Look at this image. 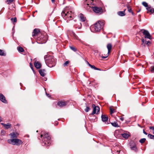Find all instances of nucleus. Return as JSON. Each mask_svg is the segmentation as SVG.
I'll use <instances>...</instances> for the list:
<instances>
[{"instance_id": "b1692460", "label": "nucleus", "mask_w": 154, "mask_h": 154, "mask_svg": "<svg viewBox=\"0 0 154 154\" xmlns=\"http://www.w3.org/2000/svg\"><path fill=\"white\" fill-rule=\"evenodd\" d=\"M80 20L82 22L85 21L86 19L84 17L82 14H81L80 16Z\"/></svg>"}, {"instance_id": "f704fd0d", "label": "nucleus", "mask_w": 154, "mask_h": 154, "mask_svg": "<svg viewBox=\"0 0 154 154\" xmlns=\"http://www.w3.org/2000/svg\"><path fill=\"white\" fill-rule=\"evenodd\" d=\"M13 0H7L6 2L8 4L11 3L13 1Z\"/></svg>"}, {"instance_id": "4c0bfd02", "label": "nucleus", "mask_w": 154, "mask_h": 154, "mask_svg": "<svg viewBox=\"0 0 154 154\" xmlns=\"http://www.w3.org/2000/svg\"><path fill=\"white\" fill-rule=\"evenodd\" d=\"M150 70L152 72H154V66L151 67Z\"/></svg>"}, {"instance_id": "423d86ee", "label": "nucleus", "mask_w": 154, "mask_h": 154, "mask_svg": "<svg viewBox=\"0 0 154 154\" xmlns=\"http://www.w3.org/2000/svg\"><path fill=\"white\" fill-rule=\"evenodd\" d=\"M8 142L11 144L19 146L23 143L22 141L17 138H11L7 140Z\"/></svg>"}, {"instance_id": "6e6552de", "label": "nucleus", "mask_w": 154, "mask_h": 154, "mask_svg": "<svg viewBox=\"0 0 154 154\" xmlns=\"http://www.w3.org/2000/svg\"><path fill=\"white\" fill-rule=\"evenodd\" d=\"M92 107L93 108V110L91 115H93L95 114H98L100 111V108L99 106H96L94 104L92 105Z\"/></svg>"}, {"instance_id": "58836bf2", "label": "nucleus", "mask_w": 154, "mask_h": 154, "mask_svg": "<svg viewBox=\"0 0 154 154\" xmlns=\"http://www.w3.org/2000/svg\"><path fill=\"white\" fill-rule=\"evenodd\" d=\"M69 61H66L63 64V66H67V65L69 64Z\"/></svg>"}, {"instance_id": "8fccbe9b", "label": "nucleus", "mask_w": 154, "mask_h": 154, "mask_svg": "<svg viewBox=\"0 0 154 154\" xmlns=\"http://www.w3.org/2000/svg\"><path fill=\"white\" fill-rule=\"evenodd\" d=\"M43 80L45 81H46L47 80V78H44V79H43Z\"/></svg>"}, {"instance_id": "f8f14e48", "label": "nucleus", "mask_w": 154, "mask_h": 154, "mask_svg": "<svg viewBox=\"0 0 154 154\" xmlns=\"http://www.w3.org/2000/svg\"><path fill=\"white\" fill-rule=\"evenodd\" d=\"M70 35L74 39H76L79 41H80V39L78 38V36L73 31L71 32L70 33Z\"/></svg>"}, {"instance_id": "5fc2aeb1", "label": "nucleus", "mask_w": 154, "mask_h": 154, "mask_svg": "<svg viewBox=\"0 0 154 154\" xmlns=\"http://www.w3.org/2000/svg\"><path fill=\"white\" fill-rule=\"evenodd\" d=\"M2 121V120L1 119V117H0V122H1Z\"/></svg>"}, {"instance_id": "9b49d317", "label": "nucleus", "mask_w": 154, "mask_h": 154, "mask_svg": "<svg viewBox=\"0 0 154 154\" xmlns=\"http://www.w3.org/2000/svg\"><path fill=\"white\" fill-rule=\"evenodd\" d=\"M0 100L4 103H7V101L6 100L5 97L1 93H0Z\"/></svg>"}, {"instance_id": "37998d69", "label": "nucleus", "mask_w": 154, "mask_h": 154, "mask_svg": "<svg viewBox=\"0 0 154 154\" xmlns=\"http://www.w3.org/2000/svg\"><path fill=\"white\" fill-rule=\"evenodd\" d=\"M149 128L150 129L153 130L154 131V127H152V126L150 127H149Z\"/></svg>"}, {"instance_id": "0e129e2a", "label": "nucleus", "mask_w": 154, "mask_h": 154, "mask_svg": "<svg viewBox=\"0 0 154 154\" xmlns=\"http://www.w3.org/2000/svg\"><path fill=\"white\" fill-rule=\"evenodd\" d=\"M140 10H139V11H138V12H140Z\"/></svg>"}, {"instance_id": "aec40b11", "label": "nucleus", "mask_w": 154, "mask_h": 154, "mask_svg": "<svg viewBox=\"0 0 154 154\" xmlns=\"http://www.w3.org/2000/svg\"><path fill=\"white\" fill-rule=\"evenodd\" d=\"M118 14L120 16H123L125 15V14L124 11H120L118 12Z\"/></svg>"}, {"instance_id": "a18cd8bd", "label": "nucleus", "mask_w": 154, "mask_h": 154, "mask_svg": "<svg viewBox=\"0 0 154 154\" xmlns=\"http://www.w3.org/2000/svg\"><path fill=\"white\" fill-rule=\"evenodd\" d=\"M143 133L145 134V135H146L147 134V133H146L144 131V130H143Z\"/></svg>"}, {"instance_id": "4be33fe9", "label": "nucleus", "mask_w": 154, "mask_h": 154, "mask_svg": "<svg viewBox=\"0 0 154 154\" xmlns=\"http://www.w3.org/2000/svg\"><path fill=\"white\" fill-rule=\"evenodd\" d=\"M122 136L125 138H127L129 137V135L126 133L122 134Z\"/></svg>"}, {"instance_id": "69168bd1", "label": "nucleus", "mask_w": 154, "mask_h": 154, "mask_svg": "<svg viewBox=\"0 0 154 154\" xmlns=\"http://www.w3.org/2000/svg\"><path fill=\"white\" fill-rule=\"evenodd\" d=\"M153 133L154 134V132H153Z\"/></svg>"}, {"instance_id": "7ed1b4c3", "label": "nucleus", "mask_w": 154, "mask_h": 154, "mask_svg": "<svg viewBox=\"0 0 154 154\" xmlns=\"http://www.w3.org/2000/svg\"><path fill=\"white\" fill-rule=\"evenodd\" d=\"M44 59L45 63L49 67H52L55 65L56 60L53 56L47 55L45 56Z\"/></svg>"}, {"instance_id": "c9c22d12", "label": "nucleus", "mask_w": 154, "mask_h": 154, "mask_svg": "<svg viewBox=\"0 0 154 154\" xmlns=\"http://www.w3.org/2000/svg\"><path fill=\"white\" fill-rule=\"evenodd\" d=\"M90 109V108L89 107L87 106L86 108L85 109V110L86 112H88Z\"/></svg>"}, {"instance_id": "bb28decb", "label": "nucleus", "mask_w": 154, "mask_h": 154, "mask_svg": "<svg viewBox=\"0 0 154 154\" xmlns=\"http://www.w3.org/2000/svg\"><path fill=\"white\" fill-rule=\"evenodd\" d=\"M146 140L145 138H143L140 139L139 140V142L141 143H143L145 142Z\"/></svg>"}, {"instance_id": "cd10ccee", "label": "nucleus", "mask_w": 154, "mask_h": 154, "mask_svg": "<svg viewBox=\"0 0 154 154\" xmlns=\"http://www.w3.org/2000/svg\"><path fill=\"white\" fill-rule=\"evenodd\" d=\"M148 137L149 138L151 139H152L154 140V135H152L151 134H149L148 135Z\"/></svg>"}, {"instance_id": "79ce46f5", "label": "nucleus", "mask_w": 154, "mask_h": 154, "mask_svg": "<svg viewBox=\"0 0 154 154\" xmlns=\"http://www.w3.org/2000/svg\"><path fill=\"white\" fill-rule=\"evenodd\" d=\"M128 11L130 13H131L132 11L131 8H130V9H128Z\"/></svg>"}, {"instance_id": "9d476101", "label": "nucleus", "mask_w": 154, "mask_h": 154, "mask_svg": "<svg viewBox=\"0 0 154 154\" xmlns=\"http://www.w3.org/2000/svg\"><path fill=\"white\" fill-rule=\"evenodd\" d=\"M39 33V30L38 29H35L33 30L32 36L33 38H35V37L38 36Z\"/></svg>"}, {"instance_id": "c03bdc74", "label": "nucleus", "mask_w": 154, "mask_h": 154, "mask_svg": "<svg viewBox=\"0 0 154 154\" xmlns=\"http://www.w3.org/2000/svg\"><path fill=\"white\" fill-rule=\"evenodd\" d=\"M127 7L128 8V9H130L131 8V7L130 6L128 5H126Z\"/></svg>"}, {"instance_id": "ddd939ff", "label": "nucleus", "mask_w": 154, "mask_h": 154, "mask_svg": "<svg viewBox=\"0 0 154 154\" xmlns=\"http://www.w3.org/2000/svg\"><path fill=\"white\" fill-rule=\"evenodd\" d=\"M146 9L147 10V13H149V12L151 13H154V9L149 5L148 7L146 8Z\"/></svg>"}, {"instance_id": "473e14b6", "label": "nucleus", "mask_w": 154, "mask_h": 154, "mask_svg": "<svg viewBox=\"0 0 154 154\" xmlns=\"http://www.w3.org/2000/svg\"><path fill=\"white\" fill-rule=\"evenodd\" d=\"M110 114H112L114 112H115L114 109H112V108L111 107H110Z\"/></svg>"}, {"instance_id": "2eb2a0df", "label": "nucleus", "mask_w": 154, "mask_h": 154, "mask_svg": "<svg viewBox=\"0 0 154 154\" xmlns=\"http://www.w3.org/2000/svg\"><path fill=\"white\" fill-rule=\"evenodd\" d=\"M67 103L66 102L61 101L59 102L57 104L60 107H63L66 105Z\"/></svg>"}, {"instance_id": "3c124183", "label": "nucleus", "mask_w": 154, "mask_h": 154, "mask_svg": "<svg viewBox=\"0 0 154 154\" xmlns=\"http://www.w3.org/2000/svg\"><path fill=\"white\" fill-rule=\"evenodd\" d=\"M52 2L53 3L55 2V0H51Z\"/></svg>"}, {"instance_id": "6e6d98bb", "label": "nucleus", "mask_w": 154, "mask_h": 154, "mask_svg": "<svg viewBox=\"0 0 154 154\" xmlns=\"http://www.w3.org/2000/svg\"><path fill=\"white\" fill-rule=\"evenodd\" d=\"M58 124V122H56V125H57Z\"/></svg>"}, {"instance_id": "680f3d73", "label": "nucleus", "mask_w": 154, "mask_h": 154, "mask_svg": "<svg viewBox=\"0 0 154 154\" xmlns=\"http://www.w3.org/2000/svg\"><path fill=\"white\" fill-rule=\"evenodd\" d=\"M139 21H141V20H140H140H139Z\"/></svg>"}, {"instance_id": "e2e57ef3", "label": "nucleus", "mask_w": 154, "mask_h": 154, "mask_svg": "<svg viewBox=\"0 0 154 154\" xmlns=\"http://www.w3.org/2000/svg\"><path fill=\"white\" fill-rule=\"evenodd\" d=\"M31 68H32V69L33 70V68H32V67H31Z\"/></svg>"}, {"instance_id": "4d7b16f0", "label": "nucleus", "mask_w": 154, "mask_h": 154, "mask_svg": "<svg viewBox=\"0 0 154 154\" xmlns=\"http://www.w3.org/2000/svg\"><path fill=\"white\" fill-rule=\"evenodd\" d=\"M141 17V15H140H140H138V17Z\"/></svg>"}, {"instance_id": "864d4df0", "label": "nucleus", "mask_w": 154, "mask_h": 154, "mask_svg": "<svg viewBox=\"0 0 154 154\" xmlns=\"http://www.w3.org/2000/svg\"><path fill=\"white\" fill-rule=\"evenodd\" d=\"M131 13L133 15H134V12L133 11H132V12H131Z\"/></svg>"}, {"instance_id": "e433bc0d", "label": "nucleus", "mask_w": 154, "mask_h": 154, "mask_svg": "<svg viewBox=\"0 0 154 154\" xmlns=\"http://www.w3.org/2000/svg\"><path fill=\"white\" fill-rule=\"evenodd\" d=\"M79 27H78V28L79 29H80L81 28L82 24H81V23H79ZM74 27L75 28H77V27L76 26H75Z\"/></svg>"}, {"instance_id": "72a5a7b5", "label": "nucleus", "mask_w": 154, "mask_h": 154, "mask_svg": "<svg viewBox=\"0 0 154 154\" xmlns=\"http://www.w3.org/2000/svg\"><path fill=\"white\" fill-rule=\"evenodd\" d=\"M70 48L71 50H72V51H74L75 52L77 51L76 49L75 48L73 47L70 46Z\"/></svg>"}, {"instance_id": "c85d7f7f", "label": "nucleus", "mask_w": 154, "mask_h": 154, "mask_svg": "<svg viewBox=\"0 0 154 154\" xmlns=\"http://www.w3.org/2000/svg\"><path fill=\"white\" fill-rule=\"evenodd\" d=\"M0 55L1 56H5V54L4 53V52L3 50L0 49Z\"/></svg>"}, {"instance_id": "20e7f679", "label": "nucleus", "mask_w": 154, "mask_h": 154, "mask_svg": "<svg viewBox=\"0 0 154 154\" xmlns=\"http://www.w3.org/2000/svg\"><path fill=\"white\" fill-rule=\"evenodd\" d=\"M105 21L103 20H99L96 22L94 25L91 27L93 29L92 31L93 32H98L103 29Z\"/></svg>"}, {"instance_id": "5701e85b", "label": "nucleus", "mask_w": 154, "mask_h": 154, "mask_svg": "<svg viewBox=\"0 0 154 154\" xmlns=\"http://www.w3.org/2000/svg\"><path fill=\"white\" fill-rule=\"evenodd\" d=\"M142 43L141 44V45L143 46H145L146 45V41L144 39H142Z\"/></svg>"}, {"instance_id": "7c9ffc66", "label": "nucleus", "mask_w": 154, "mask_h": 154, "mask_svg": "<svg viewBox=\"0 0 154 154\" xmlns=\"http://www.w3.org/2000/svg\"><path fill=\"white\" fill-rule=\"evenodd\" d=\"M88 64L89 66L92 69H95L96 68V67H95L94 66V65H91L88 62Z\"/></svg>"}, {"instance_id": "0eeeda50", "label": "nucleus", "mask_w": 154, "mask_h": 154, "mask_svg": "<svg viewBox=\"0 0 154 154\" xmlns=\"http://www.w3.org/2000/svg\"><path fill=\"white\" fill-rule=\"evenodd\" d=\"M141 30H143V33L144 35V38H148L149 39H151L152 38V36L150 35L148 31L145 29H142Z\"/></svg>"}, {"instance_id": "09e8293b", "label": "nucleus", "mask_w": 154, "mask_h": 154, "mask_svg": "<svg viewBox=\"0 0 154 154\" xmlns=\"http://www.w3.org/2000/svg\"><path fill=\"white\" fill-rule=\"evenodd\" d=\"M95 70H100V69L97 68V67H96V68L95 69Z\"/></svg>"}, {"instance_id": "393cba45", "label": "nucleus", "mask_w": 154, "mask_h": 154, "mask_svg": "<svg viewBox=\"0 0 154 154\" xmlns=\"http://www.w3.org/2000/svg\"><path fill=\"white\" fill-rule=\"evenodd\" d=\"M111 124L114 127H119V125L116 122H114L113 123H111Z\"/></svg>"}, {"instance_id": "a878e982", "label": "nucleus", "mask_w": 154, "mask_h": 154, "mask_svg": "<svg viewBox=\"0 0 154 154\" xmlns=\"http://www.w3.org/2000/svg\"><path fill=\"white\" fill-rule=\"evenodd\" d=\"M17 49L20 52H23L24 51L23 48L22 47H17Z\"/></svg>"}, {"instance_id": "2f4dec72", "label": "nucleus", "mask_w": 154, "mask_h": 154, "mask_svg": "<svg viewBox=\"0 0 154 154\" xmlns=\"http://www.w3.org/2000/svg\"><path fill=\"white\" fill-rule=\"evenodd\" d=\"M11 20L13 22H16L17 21V19L16 17H15L14 18H11Z\"/></svg>"}, {"instance_id": "49530a36", "label": "nucleus", "mask_w": 154, "mask_h": 154, "mask_svg": "<svg viewBox=\"0 0 154 154\" xmlns=\"http://www.w3.org/2000/svg\"><path fill=\"white\" fill-rule=\"evenodd\" d=\"M120 119L122 121H123L124 119V118L123 117H121L120 118Z\"/></svg>"}, {"instance_id": "bf43d9fd", "label": "nucleus", "mask_w": 154, "mask_h": 154, "mask_svg": "<svg viewBox=\"0 0 154 154\" xmlns=\"http://www.w3.org/2000/svg\"><path fill=\"white\" fill-rule=\"evenodd\" d=\"M145 101L146 102L148 101V100H147L146 99H145Z\"/></svg>"}, {"instance_id": "dca6fc26", "label": "nucleus", "mask_w": 154, "mask_h": 154, "mask_svg": "<svg viewBox=\"0 0 154 154\" xmlns=\"http://www.w3.org/2000/svg\"><path fill=\"white\" fill-rule=\"evenodd\" d=\"M34 66L36 68L39 69L41 68L42 65L40 63L37 61L35 62Z\"/></svg>"}, {"instance_id": "052dcab7", "label": "nucleus", "mask_w": 154, "mask_h": 154, "mask_svg": "<svg viewBox=\"0 0 154 154\" xmlns=\"http://www.w3.org/2000/svg\"><path fill=\"white\" fill-rule=\"evenodd\" d=\"M126 9H125L124 10V11H124V12H125V11H126Z\"/></svg>"}, {"instance_id": "ea45409f", "label": "nucleus", "mask_w": 154, "mask_h": 154, "mask_svg": "<svg viewBox=\"0 0 154 154\" xmlns=\"http://www.w3.org/2000/svg\"><path fill=\"white\" fill-rule=\"evenodd\" d=\"M151 44V42L150 41H148L146 42V45L148 46Z\"/></svg>"}, {"instance_id": "f03ea898", "label": "nucleus", "mask_w": 154, "mask_h": 154, "mask_svg": "<svg viewBox=\"0 0 154 154\" xmlns=\"http://www.w3.org/2000/svg\"><path fill=\"white\" fill-rule=\"evenodd\" d=\"M41 137L42 139L43 145L48 146L50 145L51 137L48 133L42 132Z\"/></svg>"}, {"instance_id": "39448f33", "label": "nucleus", "mask_w": 154, "mask_h": 154, "mask_svg": "<svg viewBox=\"0 0 154 154\" xmlns=\"http://www.w3.org/2000/svg\"><path fill=\"white\" fill-rule=\"evenodd\" d=\"M61 15L63 18L66 20L67 22L72 20L74 16V13L71 11L64 10L61 13Z\"/></svg>"}, {"instance_id": "412c9836", "label": "nucleus", "mask_w": 154, "mask_h": 154, "mask_svg": "<svg viewBox=\"0 0 154 154\" xmlns=\"http://www.w3.org/2000/svg\"><path fill=\"white\" fill-rule=\"evenodd\" d=\"M11 124H9V123H8L7 124H5V128L6 129H8V128H11Z\"/></svg>"}, {"instance_id": "c756f323", "label": "nucleus", "mask_w": 154, "mask_h": 154, "mask_svg": "<svg viewBox=\"0 0 154 154\" xmlns=\"http://www.w3.org/2000/svg\"><path fill=\"white\" fill-rule=\"evenodd\" d=\"M142 5L145 7H146V8L148 7V5L147 3L146 2H143L142 3Z\"/></svg>"}, {"instance_id": "13d9d810", "label": "nucleus", "mask_w": 154, "mask_h": 154, "mask_svg": "<svg viewBox=\"0 0 154 154\" xmlns=\"http://www.w3.org/2000/svg\"><path fill=\"white\" fill-rule=\"evenodd\" d=\"M115 131V133H114V134H115L116 133H117V131Z\"/></svg>"}, {"instance_id": "a211bd4d", "label": "nucleus", "mask_w": 154, "mask_h": 154, "mask_svg": "<svg viewBox=\"0 0 154 154\" xmlns=\"http://www.w3.org/2000/svg\"><path fill=\"white\" fill-rule=\"evenodd\" d=\"M45 69H41L39 70V72L40 75L44 77L45 75Z\"/></svg>"}, {"instance_id": "1a4fd4ad", "label": "nucleus", "mask_w": 154, "mask_h": 154, "mask_svg": "<svg viewBox=\"0 0 154 154\" xmlns=\"http://www.w3.org/2000/svg\"><path fill=\"white\" fill-rule=\"evenodd\" d=\"M107 47L108 50V53L105 55L106 56H102L101 57L103 58V59L107 57H108V55L109 54V53L110 52L111 49H112V46L111 44L110 43L108 44L107 45Z\"/></svg>"}, {"instance_id": "6ab92c4d", "label": "nucleus", "mask_w": 154, "mask_h": 154, "mask_svg": "<svg viewBox=\"0 0 154 154\" xmlns=\"http://www.w3.org/2000/svg\"><path fill=\"white\" fill-rule=\"evenodd\" d=\"M102 121L103 122H106L108 119V117L105 115H102L101 116Z\"/></svg>"}, {"instance_id": "f3484780", "label": "nucleus", "mask_w": 154, "mask_h": 154, "mask_svg": "<svg viewBox=\"0 0 154 154\" xmlns=\"http://www.w3.org/2000/svg\"><path fill=\"white\" fill-rule=\"evenodd\" d=\"M18 135L17 133L13 132L10 133L9 135L11 136V138L13 139L17 138V136Z\"/></svg>"}, {"instance_id": "de8ad7c7", "label": "nucleus", "mask_w": 154, "mask_h": 154, "mask_svg": "<svg viewBox=\"0 0 154 154\" xmlns=\"http://www.w3.org/2000/svg\"><path fill=\"white\" fill-rule=\"evenodd\" d=\"M46 95L48 97H50V94H47V93H46Z\"/></svg>"}, {"instance_id": "603ef678", "label": "nucleus", "mask_w": 154, "mask_h": 154, "mask_svg": "<svg viewBox=\"0 0 154 154\" xmlns=\"http://www.w3.org/2000/svg\"><path fill=\"white\" fill-rule=\"evenodd\" d=\"M1 124H2V125L3 126H5V124H4V123H1Z\"/></svg>"}, {"instance_id": "4468645a", "label": "nucleus", "mask_w": 154, "mask_h": 154, "mask_svg": "<svg viewBox=\"0 0 154 154\" xmlns=\"http://www.w3.org/2000/svg\"><path fill=\"white\" fill-rule=\"evenodd\" d=\"M131 148L132 150L135 152L137 151V149L136 146V144L135 143H132L130 144Z\"/></svg>"}, {"instance_id": "a19ab883", "label": "nucleus", "mask_w": 154, "mask_h": 154, "mask_svg": "<svg viewBox=\"0 0 154 154\" xmlns=\"http://www.w3.org/2000/svg\"><path fill=\"white\" fill-rule=\"evenodd\" d=\"M1 134L2 135H4L5 134V131H1Z\"/></svg>"}, {"instance_id": "f257e3e1", "label": "nucleus", "mask_w": 154, "mask_h": 154, "mask_svg": "<svg viewBox=\"0 0 154 154\" xmlns=\"http://www.w3.org/2000/svg\"><path fill=\"white\" fill-rule=\"evenodd\" d=\"M84 7L87 9L88 7L91 8L94 12L99 14H102L103 12L101 7L97 6L96 0H86L84 3Z\"/></svg>"}]
</instances>
